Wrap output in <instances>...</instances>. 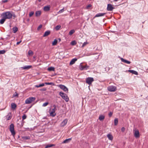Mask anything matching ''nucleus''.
Returning <instances> with one entry per match:
<instances>
[{
	"label": "nucleus",
	"instance_id": "f257e3e1",
	"mask_svg": "<svg viewBox=\"0 0 148 148\" xmlns=\"http://www.w3.org/2000/svg\"><path fill=\"white\" fill-rule=\"evenodd\" d=\"M1 16L5 19H11L12 18V13L10 11H7L2 13Z\"/></svg>",
	"mask_w": 148,
	"mask_h": 148
},
{
	"label": "nucleus",
	"instance_id": "f03ea898",
	"mask_svg": "<svg viewBox=\"0 0 148 148\" xmlns=\"http://www.w3.org/2000/svg\"><path fill=\"white\" fill-rule=\"evenodd\" d=\"M53 108L51 110L50 109L49 111L50 115L51 116H54L56 115V114L55 113L56 111V106L55 105H53Z\"/></svg>",
	"mask_w": 148,
	"mask_h": 148
},
{
	"label": "nucleus",
	"instance_id": "7ed1b4c3",
	"mask_svg": "<svg viewBox=\"0 0 148 148\" xmlns=\"http://www.w3.org/2000/svg\"><path fill=\"white\" fill-rule=\"evenodd\" d=\"M36 99L35 97H30L27 99L25 101L26 104H29L32 102L34 101Z\"/></svg>",
	"mask_w": 148,
	"mask_h": 148
},
{
	"label": "nucleus",
	"instance_id": "20e7f679",
	"mask_svg": "<svg viewBox=\"0 0 148 148\" xmlns=\"http://www.w3.org/2000/svg\"><path fill=\"white\" fill-rule=\"evenodd\" d=\"M10 130L12 134L14 136L15 134V132L14 130V125L12 123L10 125Z\"/></svg>",
	"mask_w": 148,
	"mask_h": 148
},
{
	"label": "nucleus",
	"instance_id": "39448f33",
	"mask_svg": "<svg viewBox=\"0 0 148 148\" xmlns=\"http://www.w3.org/2000/svg\"><path fill=\"white\" fill-rule=\"evenodd\" d=\"M134 134V136L136 138H138L140 137V134L139 130L136 128L133 130Z\"/></svg>",
	"mask_w": 148,
	"mask_h": 148
},
{
	"label": "nucleus",
	"instance_id": "423d86ee",
	"mask_svg": "<svg viewBox=\"0 0 148 148\" xmlns=\"http://www.w3.org/2000/svg\"><path fill=\"white\" fill-rule=\"evenodd\" d=\"M82 63H81L79 66V69L81 70H87L88 69L89 66L86 64L85 66H83L82 64Z\"/></svg>",
	"mask_w": 148,
	"mask_h": 148
},
{
	"label": "nucleus",
	"instance_id": "0eeeda50",
	"mask_svg": "<svg viewBox=\"0 0 148 148\" xmlns=\"http://www.w3.org/2000/svg\"><path fill=\"white\" fill-rule=\"evenodd\" d=\"M86 83L89 85H90L94 81L93 78L91 77H88L86 78Z\"/></svg>",
	"mask_w": 148,
	"mask_h": 148
},
{
	"label": "nucleus",
	"instance_id": "6e6552de",
	"mask_svg": "<svg viewBox=\"0 0 148 148\" xmlns=\"http://www.w3.org/2000/svg\"><path fill=\"white\" fill-rule=\"evenodd\" d=\"M108 90L111 92L115 91L116 90V86H109L108 88Z\"/></svg>",
	"mask_w": 148,
	"mask_h": 148
},
{
	"label": "nucleus",
	"instance_id": "1a4fd4ad",
	"mask_svg": "<svg viewBox=\"0 0 148 148\" xmlns=\"http://www.w3.org/2000/svg\"><path fill=\"white\" fill-rule=\"evenodd\" d=\"M58 86L64 91L68 92V89L65 86L62 85H59Z\"/></svg>",
	"mask_w": 148,
	"mask_h": 148
},
{
	"label": "nucleus",
	"instance_id": "9d476101",
	"mask_svg": "<svg viewBox=\"0 0 148 148\" xmlns=\"http://www.w3.org/2000/svg\"><path fill=\"white\" fill-rule=\"evenodd\" d=\"M114 8L110 4H108L107 5V10L108 11H112Z\"/></svg>",
	"mask_w": 148,
	"mask_h": 148
},
{
	"label": "nucleus",
	"instance_id": "9b49d317",
	"mask_svg": "<svg viewBox=\"0 0 148 148\" xmlns=\"http://www.w3.org/2000/svg\"><path fill=\"white\" fill-rule=\"evenodd\" d=\"M32 67V66L31 65H27L25 66H24L22 67L21 68L23 70H28Z\"/></svg>",
	"mask_w": 148,
	"mask_h": 148
},
{
	"label": "nucleus",
	"instance_id": "f8f14e48",
	"mask_svg": "<svg viewBox=\"0 0 148 148\" xmlns=\"http://www.w3.org/2000/svg\"><path fill=\"white\" fill-rule=\"evenodd\" d=\"M68 120L66 119L64 120L61 123L60 126L61 127H64L66 125L67 123Z\"/></svg>",
	"mask_w": 148,
	"mask_h": 148
},
{
	"label": "nucleus",
	"instance_id": "ddd939ff",
	"mask_svg": "<svg viewBox=\"0 0 148 148\" xmlns=\"http://www.w3.org/2000/svg\"><path fill=\"white\" fill-rule=\"evenodd\" d=\"M106 13H99L96 14L95 16V17H97L100 16H104L106 14Z\"/></svg>",
	"mask_w": 148,
	"mask_h": 148
},
{
	"label": "nucleus",
	"instance_id": "4468645a",
	"mask_svg": "<svg viewBox=\"0 0 148 148\" xmlns=\"http://www.w3.org/2000/svg\"><path fill=\"white\" fill-rule=\"evenodd\" d=\"M121 60L122 62L127 64H130L131 63V62L130 61L125 60L123 58H121Z\"/></svg>",
	"mask_w": 148,
	"mask_h": 148
},
{
	"label": "nucleus",
	"instance_id": "2eb2a0df",
	"mask_svg": "<svg viewBox=\"0 0 148 148\" xmlns=\"http://www.w3.org/2000/svg\"><path fill=\"white\" fill-rule=\"evenodd\" d=\"M71 138L66 139L64 140L62 142V143L64 144L68 143L70 142V141L71 140Z\"/></svg>",
	"mask_w": 148,
	"mask_h": 148
},
{
	"label": "nucleus",
	"instance_id": "dca6fc26",
	"mask_svg": "<svg viewBox=\"0 0 148 148\" xmlns=\"http://www.w3.org/2000/svg\"><path fill=\"white\" fill-rule=\"evenodd\" d=\"M50 9V5H47L45 6L44 7L43 10L44 11H49Z\"/></svg>",
	"mask_w": 148,
	"mask_h": 148
},
{
	"label": "nucleus",
	"instance_id": "f3484780",
	"mask_svg": "<svg viewBox=\"0 0 148 148\" xmlns=\"http://www.w3.org/2000/svg\"><path fill=\"white\" fill-rule=\"evenodd\" d=\"M77 60V58H73L72 59L70 62V65H72Z\"/></svg>",
	"mask_w": 148,
	"mask_h": 148
},
{
	"label": "nucleus",
	"instance_id": "a211bd4d",
	"mask_svg": "<svg viewBox=\"0 0 148 148\" xmlns=\"http://www.w3.org/2000/svg\"><path fill=\"white\" fill-rule=\"evenodd\" d=\"M51 32L50 31L48 30L46 31L43 35V37H46L49 35L50 33Z\"/></svg>",
	"mask_w": 148,
	"mask_h": 148
},
{
	"label": "nucleus",
	"instance_id": "6ab92c4d",
	"mask_svg": "<svg viewBox=\"0 0 148 148\" xmlns=\"http://www.w3.org/2000/svg\"><path fill=\"white\" fill-rule=\"evenodd\" d=\"M128 72L136 75H138V72L134 70H128Z\"/></svg>",
	"mask_w": 148,
	"mask_h": 148
},
{
	"label": "nucleus",
	"instance_id": "aec40b11",
	"mask_svg": "<svg viewBox=\"0 0 148 148\" xmlns=\"http://www.w3.org/2000/svg\"><path fill=\"white\" fill-rule=\"evenodd\" d=\"M11 108L13 110L15 109L16 107V105L14 103H11Z\"/></svg>",
	"mask_w": 148,
	"mask_h": 148
},
{
	"label": "nucleus",
	"instance_id": "412c9836",
	"mask_svg": "<svg viewBox=\"0 0 148 148\" xmlns=\"http://www.w3.org/2000/svg\"><path fill=\"white\" fill-rule=\"evenodd\" d=\"M64 99L66 102H68L69 101V98L67 95H66L64 96H63V98H62Z\"/></svg>",
	"mask_w": 148,
	"mask_h": 148
},
{
	"label": "nucleus",
	"instance_id": "4be33fe9",
	"mask_svg": "<svg viewBox=\"0 0 148 148\" xmlns=\"http://www.w3.org/2000/svg\"><path fill=\"white\" fill-rule=\"evenodd\" d=\"M41 14V12L40 11H37L35 12V15L36 16H38Z\"/></svg>",
	"mask_w": 148,
	"mask_h": 148
},
{
	"label": "nucleus",
	"instance_id": "5701e85b",
	"mask_svg": "<svg viewBox=\"0 0 148 148\" xmlns=\"http://www.w3.org/2000/svg\"><path fill=\"white\" fill-rule=\"evenodd\" d=\"M107 136L108 139L110 140H112L113 139L112 135L110 134H108L107 135Z\"/></svg>",
	"mask_w": 148,
	"mask_h": 148
},
{
	"label": "nucleus",
	"instance_id": "b1692460",
	"mask_svg": "<svg viewBox=\"0 0 148 148\" xmlns=\"http://www.w3.org/2000/svg\"><path fill=\"white\" fill-rule=\"evenodd\" d=\"M12 30L13 32L14 33H15L17 31L18 29L16 27H14L12 28Z\"/></svg>",
	"mask_w": 148,
	"mask_h": 148
},
{
	"label": "nucleus",
	"instance_id": "393cba45",
	"mask_svg": "<svg viewBox=\"0 0 148 148\" xmlns=\"http://www.w3.org/2000/svg\"><path fill=\"white\" fill-rule=\"evenodd\" d=\"M22 138L24 140H27L30 139V137L29 136H23Z\"/></svg>",
	"mask_w": 148,
	"mask_h": 148
},
{
	"label": "nucleus",
	"instance_id": "a878e982",
	"mask_svg": "<svg viewBox=\"0 0 148 148\" xmlns=\"http://www.w3.org/2000/svg\"><path fill=\"white\" fill-rule=\"evenodd\" d=\"M59 95L62 97V98H63V96H64L65 95H66L64 93L61 92H59Z\"/></svg>",
	"mask_w": 148,
	"mask_h": 148
},
{
	"label": "nucleus",
	"instance_id": "bb28decb",
	"mask_svg": "<svg viewBox=\"0 0 148 148\" xmlns=\"http://www.w3.org/2000/svg\"><path fill=\"white\" fill-rule=\"evenodd\" d=\"M104 118L105 116H104L101 115L99 117V119L100 121H102L104 119Z\"/></svg>",
	"mask_w": 148,
	"mask_h": 148
},
{
	"label": "nucleus",
	"instance_id": "cd10ccee",
	"mask_svg": "<svg viewBox=\"0 0 148 148\" xmlns=\"http://www.w3.org/2000/svg\"><path fill=\"white\" fill-rule=\"evenodd\" d=\"M5 20L6 19L5 18H3L0 20V23L3 24L5 21Z\"/></svg>",
	"mask_w": 148,
	"mask_h": 148
},
{
	"label": "nucleus",
	"instance_id": "c85d7f7f",
	"mask_svg": "<svg viewBox=\"0 0 148 148\" xmlns=\"http://www.w3.org/2000/svg\"><path fill=\"white\" fill-rule=\"evenodd\" d=\"M75 32V30L74 29H72L70 31L69 34L70 35H71Z\"/></svg>",
	"mask_w": 148,
	"mask_h": 148
},
{
	"label": "nucleus",
	"instance_id": "c756f323",
	"mask_svg": "<svg viewBox=\"0 0 148 148\" xmlns=\"http://www.w3.org/2000/svg\"><path fill=\"white\" fill-rule=\"evenodd\" d=\"M48 70L49 71H54V68L53 67H50L48 68Z\"/></svg>",
	"mask_w": 148,
	"mask_h": 148
},
{
	"label": "nucleus",
	"instance_id": "7c9ffc66",
	"mask_svg": "<svg viewBox=\"0 0 148 148\" xmlns=\"http://www.w3.org/2000/svg\"><path fill=\"white\" fill-rule=\"evenodd\" d=\"M118 120L117 118H115L114 120V124L115 125H116L118 124Z\"/></svg>",
	"mask_w": 148,
	"mask_h": 148
},
{
	"label": "nucleus",
	"instance_id": "2f4dec72",
	"mask_svg": "<svg viewBox=\"0 0 148 148\" xmlns=\"http://www.w3.org/2000/svg\"><path fill=\"white\" fill-rule=\"evenodd\" d=\"M44 86V83H42L41 84H40L39 85H36L35 86L36 87V88H39L40 87L42 86Z\"/></svg>",
	"mask_w": 148,
	"mask_h": 148
},
{
	"label": "nucleus",
	"instance_id": "473e14b6",
	"mask_svg": "<svg viewBox=\"0 0 148 148\" xmlns=\"http://www.w3.org/2000/svg\"><path fill=\"white\" fill-rule=\"evenodd\" d=\"M57 40L55 39L54 40V41L52 42V44L53 45H56L57 43Z\"/></svg>",
	"mask_w": 148,
	"mask_h": 148
},
{
	"label": "nucleus",
	"instance_id": "72a5a7b5",
	"mask_svg": "<svg viewBox=\"0 0 148 148\" xmlns=\"http://www.w3.org/2000/svg\"><path fill=\"white\" fill-rule=\"evenodd\" d=\"M55 145L54 144H50L47 145L45 147V148H47L48 147H51L53 146H54Z\"/></svg>",
	"mask_w": 148,
	"mask_h": 148
},
{
	"label": "nucleus",
	"instance_id": "f704fd0d",
	"mask_svg": "<svg viewBox=\"0 0 148 148\" xmlns=\"http://www.w3.org/2000/svg\"><path fill=\"white\" fill-rule=\"evenodd\" d=\"M71 45H74L76 44V42L75 40H73L71 42Z\"/></svg>",
	"mask_w": 148,
	"mask_h": 148
},
{
	"label": "nucleus",
	"instance_id": "c9c22d12",
	"mask_svg": "<svg viewBox=\"0 0 148 148\" xmlns=\"http://www.w3.org/2000/svg\"><path fill=\"white\" fill-rule=\"evenodd\" d=\"M61 27V26L59 25H58L56 26L55 27V29L56 30H58Z\"/></svg>",
	"mask_w": 148,
	"mask_h": 148
},
{
	"label": "nucleus",
	"instance_id": "e433bc0d",
	"mask_svg": "<svg viewBox=\"0 0 148 148\" xmlns=\"http://www.w3.org/2000/svg\"><path fill=\"white\" fill-rule=\"evenodd\" d=\"M34 12L33 11H32L29 12V16L30 17H31L33 14H34Z\"/></svg>",
	"mask_w": 148,
	"mask_h": 148
},
{
	"label": "nucleus",
	"instance_id": "4c0bfd02",
	"mask_svg": "<svg viewBox=\"0 0 148 148\" xmlns=\"http://www.w3.org/2000/svg\"><path fill=\"white\" fill-rule=\"evenodd\" d=\"M45 84L46 85H53L54 84L52 82H45Z\"/></svg>",
	"mask_w": 148,
	"mask_h": 148
},
{
	"label": "nucleus",
	"instance_id": "58836bf2",
	"mask_svg": "<svg viewBox=\"0 0 148 148\" xmlns=\"http://www.w3.org/2000/svg\"><path fill=\"white\" fill-rule=\"evenodd\" d=\"M5 52V50H0V54H4Z\"/></svg>",
	"mask_w": 148,
	"mask_h": 148
},
{
	"label": "nucleus",
	"instance_id": "ea45409f",
	"mask_svg": "<svg viewBox=\"0 0 148 148\" xmlns=\"http://www.w3.org/2000/svg\"><path fill=\"white\" fill-rule=\"evenodd\" d=\"M48 104V102H46L44 103L42 105V106L43 107H45Z\"/></svg>",
	"mask_w": 148,
	"mask_h": 148
},
{
	"label": "nucleus",
	"instance_id": "a19ab883",
	"mask_svg": "<svg viewBox=\"0 0 148 148\" xmlns=\"http://www.w3.org/2000/svg\"><path fill=\"white\" fill-rule=\"evenodd\" d=\"M26 115L25 114H24L22 117L23 120L25 119L26 118Z\"/></svg>",
	"mask_w": 148,
	"mask_h": 148
},
{
	"label": "nucleus",
	"instance_id": "79ce46f5",
	"mask_svg": "<svg viewBox=\"0 0 148 148\" xmlns=\"http://www.w3.org/2000/svg\"><path fill=\"white\" fill-rule=\"evenodd\" d=\"M28 54L29 55H32L33 54V52L31 50H29L28 52Z\"/></svg>",
	"mask_w": 148,
	"mask_h": 148
},
{
	"label": "nucleus",
	"instance_id": "37998d69",
	"mask_svg": "<svg viewBox=\"0 0 148 148\" xmlns=\"http://www.w3.org/2000/svg\"><path fill=\"white\" fill-rule=\"evenodd\" d=\"M42 25H40L37 28V30H39L41 28H42Z\"/></svg>",
	"mask_w": 148,
	"mask_h": 148
},
{
	"label": "nucleus",
	"instance_id": "c03bdc74",
	"mask_svg": "<svg viewBox=\"0 0 148 148\" xmlns=\"http://www.w3.org/2000/svg\"><path fill=\"white\" fill-rule=\"evenodd\" d=\"M64 11V8H63V9L60 10L58 12L59 13H62Z\"/></svg>",
	"mask_w": 148,
	"mask_h": 148
},
{
	"label": "nucleus",
	"instance_id": "a18cd8bd",
	"mask_svg": "<svg viewBox=\"0 0 148 148\" xmlns=\"http://www.w3.org/2000/svg\"><path fill=\"white\" fill-rule=\"evenodd\" d=\"M112 112H110L108 114L109 117H111L112 116Z\"/></svg>",
	"mask_w": 148,
	"mask_h": 148
},
{
	"label": "nucleus",
	"instance_id": "49530a36",
	"mask_svg": "<svg viewBox=\"0 0 148 148\" xmlns=\"http://www.w3.org/2000/svg\"><path fill=\"white\" fill-rule=\"evenodd\" d=\"M88 43L87 42H84L82 45V47L85 46Z\"/></svg>",
	"mask_w": 148,
	"mask_h": 148
},
{
	"label": "nucleus",
	"instance_id": "de8ad7c7",
	"mask_svg": "<svg viewBox=\"0 0 148 148\" xmlns=\"http://www.w3.org/2000/svg\"><path fill=\"white\" fill-rule=\"evenodd\" d=\"M92 5L90 4H89L87 6L86 8H89L91 7Z\"/></svg>",
	"mask_w": 148,
	"mask_h": 148
},
{
	"label": "nucleus",
	"instance_id": "09e8293b",
	"mask_svg": "<svg viewBox=\"0 0 148 148\" xmlns=\"http://www.w3.org/2000/svg\"><path fill=\"white\" fill-rule=\"evenodd\" d=\"M16 93V94H14L13 95V96H14V97L18 96V94Z\"/></svg>",
	"mask_w": 148,
	"mask_h": 148
},
{
	"label": "nucleus",
	"instance_id": "8fccbe9b",
	"mask_svg": "<svg viewBox=\"0 0 148 148\" xmlns=\"http://www.w3.org/2000/svg\"><path fill=\"white\" fill-rule=\"evenodd\" d=\"M121 130L122 131L124 132L125 131V128L124 127H122L121 128Z\"/></svg>",
	"mask_w": 148,
	"mask_h": 148
},
{
	"label": "nucleus",
	"instance_id": "3c124183",
	"mask_svg": "<svg viewBox=\"0 0 148 148\" xmlns=\"http://www.w3.org/2000/svg\"><path fill=\"white\" fill-rule=\"evenodd\" d=\"M12 16H13V17H15V18L16 17V15H15V14L14 13H12Z\"/></svg>",
	"mask_w": 148,
	"mask_h": 148
},
{
	"label": "nucleus",
	"instance_id": "603ef678",
	"mask_svg": "<svg viewBox=\"0 0 148 148\" xmlns=\"http://www.w3.org/2000/svg\"><path fill=\"white\" fill-rule=\"evenodd\" d=\"M41 90L42 91H45L46 90V88H43Z\"/></svg>",
	"mask_w": 148,
	"mask_h": 148
},
{
	"label": "nucleus",
	"instance_id": "864d4df0",
	"mask_svg": "<svg viewBox=\"0 0 148 148\" xmlns=\"http://www.w3.org/2000/svg\"><path fill=\"white\" fill-rule=\"evenodd\" d=\"M21 42V41H20L19 42H17L16 43V44L17 45H18Z\"/></svg>",
	"mask_w": 148,
	"mask_h": 148
},
{
	"label": "nucleus",
	"instance_id": "5fc2aeb1",
	"mask_svg": "<svg viewBox=\"0 0 148 148\" xmlns=\"http://www.w3.org/2000/svg\"><path fill=\"white\" fill-rule=\"evenodd\" d=\"M7 1H8V0H4V1H3V2L4 3H5L7 2Z\"/></svg>",
	"mask_w": 148,
	"mask_h": 148
},
{
	"label": "nucleus",
	"instance_id": "6e6d98bb",
	"mask_svg": "<svg viewBox=\"0 0 148 148\" xmlns=\"http://www.w3.org/2000/svg\"><path fill=\"white\" fill-rule=\"evenodd\" d=\"M11 119V117L10 116H9L7 120H9L10 119Z\"/></svg>",
	"mask_w": 148,
	"mask_h": 148
},
{
	"label": "nucleus",
	"instance_id": "4d7b16f0",
	"mask_svg": "<svg viewBox=\"0 0 148 148\" xmlns=\"http://www.w3.org/2000/svg\"><path fill=\"white\" fill-rule=\"evenodd\" d=\"M26 20L27 22H29V18H27Z\"/></svg>",
	"mask_w": 148,
	"mask_h": 148
},
{
	"label": "nucleus",
	"instance_id": "13d9d810",
	"mask_svg": "<svg viewBox=\"0 0 148 148\" xmlns=\"http://www.w3.org/2000/svg\"><path fill=\"white\" fill-rule=\"evenodd\" d=\"M38 1L39 2H40V1H41V0H38Z\"/></svg>",
	"mask_w": 148,
	"mask_h": 148
},
{
	"label": "nucleus",
	"instance_id": "bf43d9fd",
	"mask_svg": "<svg viewBox=\"0 0 148 148\" xmlns=\"http://www.w3.org/2000/svg\"><path fill=\"white\" fill-rule=\"evenodd\" d=\"M59 41H60V40H61V39H60V38H59Z\"/></svg>",
	"mask_w": 148,
	"mask_h": 148
}]
</instances>
